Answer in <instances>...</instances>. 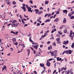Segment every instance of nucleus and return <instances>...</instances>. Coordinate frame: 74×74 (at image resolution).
Here are the masks:
<instances>
[{"label":"nucleus","mask_w":74,"mask_h":74,"mask_svg":"<svg viewBox=\"0 0 74 74\" xmlns=\"http://www.w3.org/2000/svg\"><path fill=\"white\" fill-rule=\"evenodd\" d=\"M49 3V1H45V4H48Z\"/></svg>","instance_id":"obj_41"},{"label":"nucleus","mask_w":74,"mask_h":74,"mask_svg":"<svg viewBox=\"0 0 74 74\" xmlns=\"http://www.w3.org/2000/svg\"><path fill=\"white\" fill-rule=\"evenodd\" d=\"M56 36H58V37H60V36L59 35V34H57L56 35Z\"/></svg>","instance_id":"obj_53"},{"label":"nucleus","mask_w":74,"mask_h":74,"mask_svg":"<svg viewBox=\"0 0 74 74\" xmlns=\"http://www.w3.org/2000/svg\"><path fill=\"white\" fill-rule=\"evenodd\" d=\"M45 35H42L41 36V37H42V38H44L45 37Z\"/></svg>","instance_id":"obj_35"},{"label":"nucleus","mask_w":74,"mask_h":74,"mask_svg":"<svg viewBox=\"0 0 74 74\" xmlns=\"http://www.w3.org/2000/svg\"><path fill=\"white\" fill-rule=\"evenodd\" d=\"M71 48H74V46L72 45L71 46Z\"/></svg>","instance_id":"obj_63"},{"label":"nucleus","mask_w":74,"mask_h":74,"mask_svg":"<svg viewBox=\"0 0 74 74\" xmlns=\"http://www.w3.org/2000/svg\"><path fill=\"white\" fill-rule=\"evenodd\" d=\"M16 27L17 26H18V24H19V23H16Z\"/></svg>","instance_id":"obj_58"},{"label":"nucleus","mask_w":74,"mask_h":74,"mask_svg":"<svg viewBox=\"0 0 74 74\" xmlns=\"http://www.w3.org/2000/svg\"><path fill=\"white\" fill-rule=\"evenodd\" d=\"M27 26V24H25L24 25V27H25L26 26Z\"/></svg>","instance_id":"obj_62"},{"label":"nucleus","mask_w":74,"mask_h":74,"mask_svg":"<svg viewBox=\"0 0 74 74\" xmlns=\"http://www.w3.org/2000/svg\"><path fill=\"white\" fill-rule=\"evenodd\" d=\"M66 21H66V18H64L63 19V23H65L66 22Z\"/></svg>","instance_id":"obj_16"},{"label":"nucleus","mask_w":74,"mask_h":74,"mask_svg":"<svg viewBox=\"0 0 74 74\" xmlns=\"http://www.w3.org/2000/svg\"><path fill=\"white\" fill-rule=\"evenodd\" d=\"M63 12L64 13H65V12L66 14L68 12L67 10H63Z\"/></svg>","instance_id":"obj_14"},{"label":"nucleus","mask_w":74,"mask_h":74,"mask_svg":"<svg viewBox=\"0 0 74 74\" xmlns=\"http://www.w3.org/2000/svg\"><path fill=\"white\" fill-rule=\"evenodd\" d=\"M50 53L51 56H53V51L51 52V51H50Z\"/></svg>","instance_id":"obj_23"},{"label":"nucleus","mask_w":74,"mask_h":74,"mask_svg":"<svg viewBox=\"0 0 74 74\" xmlns=\"http://www.w3.org/2000/svg\"><path fill=\"white\" fill-rule=\"evenodd\" d=\"M47 16H48V14L47 13H46L44 17H47Z\"/></svg>","instance_id":"obj_34"},{"label":"nucleus","mask_w":74,"mask_h":74,"mask_svg":"<svg viewBox=\"0 0 74 74\" xmlns=\"http://www.w3.org/2000/svg\"><path fill=\"white\" fill-rule=\"evenodd\" d=\"M46 65L48 67H49L51 66V63L48 61L47 60V62L46 63Z\"/></svg>","instance_id":"obj_4"},{"label":"nucleus","mask_w":74,"mask_h":74,"mask_svg":"<svg viewBox=\"0 0 74 74\" xmlns=\"http://www.w3.org/2000/svg\"><path fill=\"white\" fill-rule=\"evenodd\" d=\"M41 17L40 16L38 17V19H37V21L38 22L39 21H40V20H41Z\"/></svg>","instance_id":"obj_13"},{"label":"nucleus","mask_w":74,"mask_h":74,"mask_svg":"<svg viewBox=\"0 0 74 74\" xmlns=\"http://www.w3.org/2000/svg\"><path fill=\"white\" fill-rule=\"evenodd\" d=\"M40 67H43L44 66V64H40Z\"/></svg>","instance_id":"obj_18"},{"label":"nucleus","mask_w":74,"mask_h":74,"mask_svg":"<svg viewBox=\"0 0 74 74\" xmlns=\"http://www.w3.org/2000/svg\"><path fill=\"white\" fill-rule=\"evenodd\" d=\"M15 22H16V21H15V20H14L12 22V23H14Z\"/></svg>","instance_id":"obj_61"},{"label":"nucleus","mask_w":74,"mask_h":74,"mask_svg":"<svg viewBox=\"0 0 74 74\" xmlns=\"http://www.w3.org/2000/svg\"><path fill=\"white\" fill-rule=\"evenodd\" d=\"M45 25V23H42L41 25V26H42L43 25Z\"/></svg>","instance_id":"obj_54"},{"label":"nucleus","mask_w":74,"mask_h":74,"mask_svg":"<svg viewBox=\"0 0 74 74\" xmlns=\"http://www.w3.org/2000/svg\"><path fill=\"white\" fill-rule=\"evenodd\" d=\"M50 43H51V42L50 41H49L47 42V44H50Z\"/></svg>","instance_id":"obj_45"},{"label":"nucleus","mask_w":74,"mask_h":74,"mask_svg":"<svg viewBox=\"0 0 74 74\" xmlns=\"http://www.w3.org/2000/svg\"><path fill=\"white\" fill-rule=\"evenodd\" d=\"M12 41L14 42H15V41H16V38H13L12 39Z\"/></svg>","instance_id":"obj_24"},{"label":"nucleus","mask_w":74,"mask_h":74,"mask_svg":"<svg viewBox=\"0 0 74 74\" xmlns=\"http://www.w3.org/2000/svg\"><path fill=\"white\" fill-rule=\"evenodd\" d=\"M6 38L7 39V40L8 42H11V39L10 37H8V34H7L6 35Z\"/></svg>","instance_id":"obj_2"},{"label":"nucleus","mask_w":74,"mask_h":74,"mask_svg":"<svg viewBox=\"0 0 74 74\" xmlns=\"http://www.w3.org/2000/svg\"><path fill=\"white\" fill-rule=\"evenodd\" d=\"M34 74H37V71H34Z\"/></svg>","instance_id":"obj_37"},{"label":"nucleus","mask_w":74,"mask_h":74,"mask_svg":"<svg viewBox=\"0 0 74 74\" xmlns=\"http://www.w3.org/2000/svg\"><path fill=\"white\" fill-rule=\"evenodd\" d=\"M31 10L32 9H28V11L29 12H33V11H32V10Z\"/></svg>","instance_id":"obj_28"},{"label":"nucleus","mask_w":74,"mask_h":74,"mask_svg":"<svg viewBox=\"0 0 74 74\" xmlns=\"http://www.w3.org/2000/svg\"><path fill=\"white\" fill-rule=\"evenodd\" d=\"M48 22H50V20H49V19H47L45 21V23Z\"/></svg>","instance_id":"obj_25"},{"label":"nucleus","mask_w":74,"mask_h":74,"mask_svg":"<svg viewBox=\"0 0 74 74\" xmlns=\"http://www.w3.org/2000/svg\"><path fill=\"white\" fill-rule=\"evenodd\" d=\"M63 26H62L60 27V29H62L63 28Z\"/></svg>","instance_id":"obj_60"},{"label":"nucleus","mask_w":74,"mask_h":74,"mask_svg":"<svg viewBox=\"0 0 74 74\" xmlns=\"http://www.w3.org/2000/svg\"><path fill=\"white\" fill-rule=\"evenodd\" d=\"M30 49H32V51H34V49H33V47H30Z\"/></svg>","instance_id":"obj_43"},{"label":"nucleus","mask_w":74,"mask_h":74,"mask_svg":"<svg viewBox=\"0 0 74 74\" xmlns=\"http://www.w3.org/2000/svg\"><path fill=\"white\" fill-rule=\"evenodd\" d=\"M23 44H19V45H18V47H19L20 45H21V46H23Z\"/></svg>","instance_id":"obj_46"},{"label":"nucleus","mask_w":74,"mask_h":74,"mask_svg":"<svg viewBox=\"0 0 74 74\" xmlns=\"http://www.w3.org/2000/svg\"><path fill=\"white\" fill-rule=\"evenodd\" d=\"M64 42L63 44L66 45V44H67L69 42V40H66V41H64Z\"/></svg>","instance_id":"obj_7"},{"label":"nucleus","mask_w":74,"mask_h":74,"mask_svg":"<svg viewBox=\"0 0 74 74\" xmlns=\"http://www.w3.org/2000/svg\"><path fill=\"white\" fill-rule=\"evenodd\" d=\"M59 57H57V61H60V60L61 61L62 60V58H60Z\"/></svg>","instance_id":"obj_12"},{"label":"nucleus","mask_w":74,"mask_h":74,"mask_svg":"<svg viewBox=\"0 0 74 74\" xmlns=\"http://www.w3.org/2000/svg\"><path fill=\"white\" fill-rule=\"evenodd\" d=\"M53 56H56L57 55L58 51L57 50H55L53 51Z\"/></svg>","instance_id":"obj_3"},{"label":"nucleus","mask_w":74,"mask_h":74,"mask_svg":"<svg viewBox=\"0 0 74 74\" xmlns=\"http://www.w3.org/2000/svg\"><path fill=\"white\" fill-rule=\"evenodd\" d=\"M56 41H57L58 43H57V44H60L61 42L60 41V38H57L56 40Z\"/></svg>","instance_id":"obj_5"},{"label":"nucleus","mask_w":74,"mask_h":74,"mask_svg":"<svg viewBox=\"0 0 74 74\" xmlns=\"http://www.w3.org/2000/svg\"><path fill=\"white\" fill-rule=\"evenodd\" d=\"M74 13V11H73L72 12H71V15H73Z\"/></svg>","instance_id":"obj_44"},{"label":"nucleus","mask_w":74,"mask_h":74,"mask_svg":"<svg viewBox=\"0 0 74 74\" xmlns=\"http://www.w3.org/2000/svg\"><path fill=\"white\" fill-rule=\"evenodd\" d=\"M72 70H73V69H71L69 71V73H70V74H71V73L73 71Z\"/></svg>","instance_id":"obj_32"},{"label":"nucleus","mask_w":74,"mask_h":74,"mask_svg":"<svg viewBox=\"0 0 74 74\" xmlns=\"http://www.w3.org/2000/svg\"><path fill=\"white\" fill-rule=\"evenodd\" d=\"M72 34H70H70H69V35H70V37H72Z\"/></svg>","instance_id":"obj_42"},{"label":"nucleus","mask_w":74,"mask_h":74,"mask_svg":"<svg viewBox=\"0 0 74 74\" xmlns=\"http://www.w3.org/2000/svg\"><path fill=\"white\" fill-rule=\"evenodd\" d=\"M26 6L27 9H28V10H29V9L30 10H32V8H31L30 7H29V5H26Z\"/></svg>","instance_id":"obj_10"},{"label":"nucleus","mask_w":74,"mask_h":74,"mask_svg":"<svg viewBox=\"0 0 74 74\" xmlns=\"http://www.w3.org/2000/svg\"><path fill=\"white\" fill-rule=\"evenodd\" d=\"M59 21V18H56L55 20H54V22H58Z\"/></svg>","instance_id":"obj_22"},{"label":"nucleus","mask_w":74,"mask_h":74,"mask_svg":"<svg viewBox=\"0 0 74 74\" xmlns=\"http://www.w3.org/2000/svg\"><path fill=\"white\" fill-rule=\"evenodd\" d=\"M67 29H65L64 30V33H67Z\"/></svg>","instance_id":"obj_20"},{"label":"nucleus","mask_w":74,"mask_h":74,"mask_svg":"<svg viewBox=\"0 0 74 74\" xmlns=\"http://www.w3.org/2000/svg\"><path fill=\"white\" fill-rule=\"evenodd\" d=\"M40 10H43V8L41 7H40Z\"/></svg>","instance_id":"obj_55"},{"label":"nucleus","mask_w":74,"mask_h":74,"mask_svg":"<svg viewBox=\"0 0 74 74\" xmlns=\"http://www.w3.org/2000/svg\"><path fill=\"white\" fill-rule=\"evenodd\" d=\"M58 34H60V35H62V32H60V31H58Z\"/></svg>","instance_id":"obj_19"},{"label":"nucleus","mask_w":74,"mask_h":74,"mask_svg":"<svg viewBox=\"0 0 74 74\" xmlns=\"http://www.w3.org/2000/svg\"><path fill=\"white\" fill-rule=\"evenodd\" d=\"M13 74H17V72H14L13 73Z\"/></svg>","instance_id":"obj_64"},{"label":"nucleus","mask_w":74,"mask_h":74,"mask_svg":"<svg viewBox=\"0 0 74 74\" xmlns=\"http://www.w3.org/2000/svg\"><path fill=\"white\" fill-rule=\"evenodd\" d=\"M53 31L54 32H56V29L55 28L53 29Z\"/></svg>","instance_id":"obj_38"},{"label":"nucleus","mask_w":74,"mask_h":74,"mask_svg":"<svg viewBox=\"0 0 74 74\" xmlns=\"http://www.w3.org/2000/svg\"><path fill=\"white\" fill-rule=\"evenodd\" d=\"M29 3H30L31 4H33V1H32L30 0L29 1Z\"/></svg>","instance_id":"obj_47"},{"label":"nucleus","mask_w":74,"mask_h":74,"mask_svg":"<svg viewBox=\"0 0 74 74\" xmlns=\"http://www.w3.org/2000/svg\"><path fill=\"white\" fill-rule=\"evenodd\" d=\"M55 42H53V45L54 46H55H55H56V44L55 43Z\"/></svg>","instance_id":"obj_33"},{"label":"nucleus","mask_w":74,"mask_h":74,"mask_svg":"<svg viewBox=\"0 0 74 74\" xmlns=\"http://www.w3.org/2000/svg\"><path fill=\"white\" fill-rule=\"evenodd\" d=\"M61 69L62 71H63V70H67V67H65V68H64V67H62Z\"/></svg>","instance_id":"obj_11"},{"label":"nucleus","mask_w":74,"mask_h":74,"mask_svg":"<svg viewBox=\"0 0 74 74\" xmlns=\"http://www.w3.org/2000/svg\"><path fill=\"white\" fill-rule=\"evenodd\" d=\"M21 8H22L23 10V11L24 12L26 11V7H21Z\"/></svg>","instance_id":"obj_9"},{"label":"nucleus","mask_w":74,"mask_h":74,"mask_svg":"<svg viewBox=\"0 0 74 74\" xmlns=\"http://www.w3.org/2000/svg\"><path fill=\"white\" fill-rule=\"evenodd\" d=\"M21 21L24 24H25V22H24V21H23V19H21Z\"/></svg>","instance_id":"obj_36"},{"label":"nucleus","mask_w":74,"mask_h":74,"mask_svg":"<svg viewBox=\"0 0 74 74\" xmlns=\"http://www.w3.org/2000/svg\"><path fill=\"white\" fill-rule=\"evenodd\" d=\"M11 25L12 27H16V24H14V23H12V24Z\"/></svg>","instance_id":"obj_15"},{"label":"nucleus","mask_w":74,"mask_h":74,"mask_svg":"<svg viewBox=\"0 0 74 74\" xmlns=\"http://www.w3.org/2000/svg\"><path fill=\"white\" fill-rule=\"evenodd\" d=\"M74 16H72L71 17L70 19H74Z\"/></svg>","instance_id":"obj_30"},{"label":"nucleus","mask_w":74,"mask_h":74,"mask_svg":"<svg viewBox=\"0 0 74 74\" xmlns=\"http://www.w3.org/2000/svg\"><path fill=\"white\" fill-rule=\"evenodd\" d=\"M12 3H13V4H14V5L16 4V2H15V1H13L12 2Z\"/></svg>","instance_id":"obj_39"},{"label":"nucleus","mask_w":74,"mask_h":74,"mask_svg":"<svg viewBox=\"0 0 74 74\" xmlns=\"http://www.w3.org/2000/svg\"><path fill=\"white\" fill-rule=\"evenodd\" d=\"M72 51L71 50H68V53L69 54H71Z\"/></svg>","instance_id":"obj_21"},{"label":"nucleus","mask_w":74,"mask_h":74,"mask_svg":"<svg viewBox=\"0 0 74 74\" xmlns=\"http://www.w3.org/2000/svg\"><path fill=\"white\" fill-rule=\"evenodd\" d=\"M48 16L49 17L51 16V14L50 13L48 14Z\"/></svg>","instance_id":"obj_50"},{"label":"nucleus","mask_w":74,"mask_h":74,"mask_svg":"<svg viewBox=\"0 0 74 74\" xmlns=\"http://www.w3.org/2000/svg\"><path fill=\"white\" fill-rule=\"evenodd\" d=\"M27 51L28 52V53L27 54L28 56H29V55H30V49H27Z\"/></svg>","instance_id":"obj_17"},{"label":"nucleus","mask_w":74,"mask_h":74,"mask_svg":"<svg viewBox=\"0 0 74 74\" xmlns=\"http://www.w3.org/2000/svg\"><path fill=\"white\" fill-rule=\"evenodd\" d=\"M4 68H5V69H6V67H7V66H5V65L3 66Z\"/></svg>","instance_id":"obj_56"},{"label":"nucleus","mask_w":74,"mask_h":74,"mask_svg":"<svg viewBox=\"0 0 74 74\" xmlns=\"http://www.w3.org/2000/svg\"><path fill=\"white\" fill-rule=\"evenodd\" d=\"M11 33H13L14 34H15V35H17V34H18V33H19L18 32H14L13 31H11Z\"/></svg>","instance_id":"obj_6"},{"label":"nucleus","mask_w":74,"mask_h":74,"mask_svg":"<svg viewBox=\"0 0 74 74\" xmlns=\"http://www.w3.org/2000/svg\"><path fill=\"white\" fill-rule=\"evenodd\" d=\"M32 38V37L30 36L29 38V40L30 41H31V42H32L33 40H32V39L31 38Z\"/></svg>","instance_id":"obj_26"},{"label":"nucleus","mask_w":74,"mask_h":74,"mask_svg":"<svg viewBox=\"0 0 74 74\" xmlns=\"http://www.w3.org/2000/svg\"><path fill=\"white\" fill-rule=\"evenodd\" d=\"M70 33L71 34H73V31H72V30H71Z\"/></svg>","instance_id":"obj_57"},{"label":"nucleus","mask_w":74,"mask_h":74,"mask_svg":"<svg viewBox=\"0 0 74 74\" xmlns=\"http://www.w3.org/2000/svg\"><path fill=\"white\" fill-rule=\"evenodd\" d=\"M40 24L39 23H37V25H36L37 26H40Z\"/></svg>","instance_id":"obj_51"},{"label":"nucleus","mask_w":74,"mask_h":74,"mask_svg":"<svg viewBox=\"0 0 74 74\" xmlns=\"http://www.w3.org/2000/svg\"><path fill=\"white\" fill-rule=\"evenodd\" d=\"M56 16V14H55L53 17V18H55Z\"/></svg>","instance_id":"obj_59"},{"label":"nucleus","mask_w":74,"mask_h":74,"mask_svg":"<svg viewBox=\"0 0 74 74\" xmlns=\"http://www.w3.org/2000/svg\"><path fill=\"white\" fill-rule=\"evenodd\" d=\"M56 70H55L53 72V74H55V73L56 72Z\"/></svg>","instance_id":"obj_48"},{"label":"nucleus","mask_w":74,"mask_h":74,"mask_svg":"<svg viewBox=\"0 0 74 74\" xmlns=\"http://www.w3.org/2000/svg\"><path fill=\"white\" fill-rule=\"evenodd\" d=\"M34 10L35 11L36 14H38V15H40L43 12L42 11H40L38 9H35Z\"/></svg>","instance_id":"obj_1"},{"label":"nucleus","mask_w":74,"mask_h":74,"mask_svg":"<svg viewBox=\"0 0 74 74\" xmlns=\"http://www.w3.org/2000/svg\"><path fill=\"white\" fill-rule=\"evenodd\" d=\"M55 60V59L50 58L49 60V61H51V60Z\"/></svg>","instance_id":"obj_40"},{"label":"nucleus","mask_w":74,"mask_h":74,"mask_svg":"<svg viewBox=\"0 0 74 74\" xmlns=\"http://www.w3.org/2000/svg\"><path fill=\"white\" fill-rule=\"evenodd\" d=\"M65 53H66L67 55L68 54V51L66 50V51H64Z\"/></svg>","instance_id":"obj_31"},{"label":"nucleus","mask_w":74,"mask_h":74,"mask_svg":"<svg viewBox=\"0 0 74 74\" xmlns=\"http://www.w3.org/2000/svg\"><path fill=\"white\" fill-rule=\"evenodd\" d=\"M38 46H39V45H35L34 46V48H35V49H37L38 47Z\"/></svg>","instance_id":"obj_8"},{"label":"nucleus","mask_w":74,"mask_h":74,"mask_svg":"<svg viewBox=\"0 0 74 74\" xmlns=\"http://www.w3.org/2000/svg\"><path fill=\"white\" fill-rule=\"evenodd\" d=\"M40 48H42V47H43V45H41L40 46Z\"/></svg>","instance_id":"obj_52"},{"label":"nucleus","mask_w":74,"mask_h":74,"mask_svg":"<svg viewBox=\"0 0 74 74\" xmlns=\"http://www.w3.org/2000/svg\"><path fill=\"white\" fill-rule=\"evenodd\" d=\"M70 73L69 72V70H67V74H69V73Z\"/></svg>","instance_id":"obj_49"},{"label":"nucleus","mask_w":74,"mask_h":74,"mask_svg":"<svg viewBox=\"0 0 74 74\" xmlns=\"http://www.w3.org/2000/svg\"><path fill=\"white\" fill-rule=\"evenodd\" d=\"M60 10H58V11L56 12V14H60V12H59L60 11Z\"/></svg>","instance_id":"obj_27"},{"label":"nucleus","mask_w":74,"mask_h":74,"mask_svg":"<svg viewBox=\"0 0 74 74\" xmlns=\"http://www.w3.org/2000/svg\"><path fill=\"white\" fill-rule=\"evenodd\" d=\"M68 16L69 17H71V14L70 13H68Z\"/></svg>","instance_id":"obj_29"}]
</instances>
